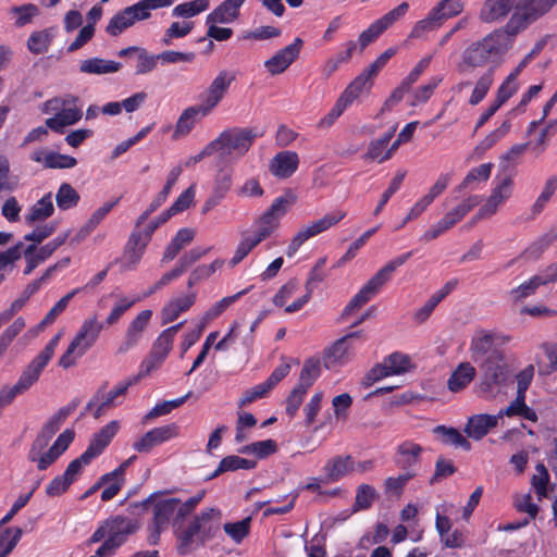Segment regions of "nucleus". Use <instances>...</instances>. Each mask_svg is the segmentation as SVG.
<instances>
[{"label": "nucleus", "instance_id": "obj_51", "mask_svg": "<svg viewBox=\"0 0 557 557\" xmlns=\"http://www.w3.org/2000/svg\"><path fill=\"white\" fill-rule=\"evenodd\" d=\"M438 12L440 10H432L425 18L417 22L410 33V37L419 38L424 33L440 27L442 25V21L438 18Z\"/></svg>", "mask_w": 557, "mask_h": 557}, {"label": "nucleus", "instance_id": "obj_14", "mask_svg": "<svg viewBox=\"0 0 557 557\" xmlns=\"http://www.w3.org/2000/svg\"><path fill=\"white\" fill-rule=\"evenodd\" d=\"M177 435L178 426L175 423L154 428L136 441L133 444V448L138 453H149L153 447L161 445Z\"/></svg>", "mask_w": 557, "mask_h": 557}, {"label": "nucleus", "instance_id": "obj_18", "mask_svg": "<svg viewBox=\"0 0 557 557\" xmlns=\"http://www.w3.org/2000/svg\"><path fill=\"white\" fill-rule=\"evenodd\" d=\"M151 315V310H143L137 314L127 327L125 338L117 349L119 354H124L137 345L141 338L143 332L150 321Z\"/></svg>", "mask_w": 557, "mask_h": 557}, {"label": "nucleus", "instance_id": "obj_6", "mask_svg": "<svg viewBox=\"0 0 557 557\" xmlns=\"http://www.w3.org/2000/svg\"><path fill=\"white\" fill-rule=\"evenodd\" d=\"M412 252L409 251L399 257L388 261L382 269H380L352 297L349 304L345 307L342 318L349 314L354 310L366 305L379 290L391 280L395 270L401 267L410 257Z\"/></svg>", "mask_w": 557, "mask_h": 557}, {"label": "nucleus", "instance_id": "obj_5", "mask_svg": "<svg viewBox=\"0 0 557 557\" xmlns=\"http://www.w3.org/2000/svg\"><path fill=\"white\" fill-rule=\"evenodd\" d=\"M261 135L256 127H231L223 131L212 144L220 159L226 160L233 153L237 157L247 153Z\"/></svg>", "mask_w": 557, "mask_h": 557}, {"label": "nucleus", "instance_id": "obj_32", "mask_svg": "<svg viewBox=\"0 0 557 557\" xmlns=\"http://www.w3.org/2000/svg\"><path fill=\"white\" fill-rule=\"evenodd\" d=\"M173 0H141L131 7H127V14L136 23L137 21H144L150 17V12L159 8H165L172 5Z\"/></svg>", "mask_w": 557, "mask_h": 557}, {"label": "nucleus", "instance_id": "obj_64", "mask_svg": "<svg viewBox=\"0 0 557 557\" xmlns=\"http://www.w3.org/2000/svg\"><path fill=\"white\" fill-rule=\"evenodd\" d=\"M481 202V198L479 196H470L456 208L451 209L446 213V215L454 221L456 224L459 222L469 211H471L474 207H476Z\"/></svg>", "mask_w": 557, "mask_h": 557}, {"label": "nucleus", "instance_id": "obj_59", "mask_svg": "<svg viewBox=\"0 0 557 557\" xmlns=\"http://www.w3.org/2000/svg\"><path fill=\"white\" fill-rule=\"evenodd\" d=\"M51 41V36L47 30L33 33L28 40L27 47L34 54H40L48 50Z\"/></svg>", "mask_w": 557, "mask_h": 557}, {"label": "nucleus", "instance_id": "obj_54", "mask_svg": "<svg viewBox=\"0 0 557 557\" xmlns=\"http://www.w3.org/2000/svg\"><path fill=\"white\" fill-rule=\"evenodd\" d=\"M251 518L247 517L240 521L233 523H225L223 525L224 532L236 543H240L250 531Z\"/></svg>", "mask_w": 557, "mask_h": 557}, {"label": "nucleus", "instance_id": "obj_46", "mask_svg": "<svg viewBox=\"0 0 557 557\" xmlns=\"http://www.w3.org/2000/svg\"><path fill=\"white\" fill-rule=\"evenodd\" d=\"M557 190V177L550 176L547 178L544 188L535 202L532 205V216L539 215L545 208L546 203L550 200L554 193Z\"/></svg>", "mask_w": 557, "mask_h": 557}, {"label": "nucleus", "instance_id": "obj_24", "mask_svg": "<svg viewBox=\"0 0 557 557\" xmlns=\"http://www.w3.org/2000/svg\"><path fill=\"white\" fill-rule=\"evenodd\" d=\"M246 0H225L207 15L206 23L226 24L235 21Z\"/></svg>", "mask_w": 557, "mask_h": 557}, {"label": "nucleus", "instance_id": "obj_35", "mask_svg": "<svg viewBox=\"0 0 557 557\" xmlns=\"http://www.w3.org/2000/svg\"><path fill=\"white\" fill-rule=\"evenodd\" d=\"M349 358V347L346 338L337 339L331 347L325 349L323 361L327 369L333 368L335 364H342Z\"/></svg>", "mask_w": 557, "mask_h": 557}, {"label": "nucleus", "instance_id": "obj_27", "mask_svg": "<svg viewBox=\"0 0 557 557\" xmlns=\"http://www.w3.org/2000/svg\"><path fill=\"white\" fill-rule=\"evenodd\" d=\"M30 159L38 163H44L48 169H71L77 164L74 157L61 154L58 152H46L36 150L30 154Z\"/></svg>", "mask_w": 557, "mask_h": 557}, {"label": "nucleus", "instance_id": "obj_3", "mask_svg": "<svg viewBox=\"0 0 557 557\" xmlns=\"http://www.w3.org/2000/svg\"><path fill=\"white\" fill-rule=\"evenodd\" d=\"M139 528L137 521L115 516L103 521L88 540L89 544H102L90 557H110L125 543L127 536Z\"/></svg>", "mask_w": 557, "mask_h": 557}, {"label": "nucleus", "instance_id": "obj_15", "mask_svg": "<svg viewBox=\"0 0 557 557\" xmlns=\"http://www.w3.org/2000/svg\"><path fill=\"white\" fill-rule=\"evenodd\" d=\"M512 178L506 176L502 182L493 189L487 201L480 208L476 214L473 216L472 223L479 220L486 219L496 213L498 207L507 200L511 195Z\"/></svg>", "mask_w": 557, "mask_h": 557}, {"label": "nucleus", "instance_id": "obj_38", "mask_svg": "<svg viewBox=\"0 0 557 557\" xmlns=\"http://www.w3.org/2000/svg\"><path fill=\"white\" fill-rule=\"evenodd\" d=\"M256 465V461L242 458L239 456H226L220 461L216 470L208 479L216 478L218 475L226 471H235L238 469H253Z\"/></svg>", "mask_w": 557, "mask_h": 557}, {"label": "nucleus", "instance_id": "obj_9", "mask_svg": "<svg viewBox=\"0 0 557 557\" xmlns=\"http://www.w3.org/2000/svg\"><path fill=\"white\" fill-rule=\"evenodd\" d=\"M61 336V332L55 334L44 350H41L22 371L17 382L14 384L22 394L27 392L39 380L41 372L51 360Z\"/></svg>", "mask_w": 557, "mask_h": 557}, {"label": "nucleus", "instance_id": "obj_50", "mask_svg": "<svg viewBox=\"0 0 557 557\" xmlns=\"http://www.w3.org/2000/svg\"><path fill=\"white\" fill-rule=\"evenodd\" d=\"M209 8V0H193L177 4L173 9V15L177 17H193Z\"/></svg>", "mask_w": 557, "mask_h": 557}, {"label": "nucleus", "instance_id": "obj_58", "mask_svg": "<svg viewBox=\"0 0 557 557\" xmlns=\"http://www.w3.org/2000/svg\"><path fill=\"white\" fill-rule=\"evenodd\" d=\"M81 288L73 289L72 292L67 293L65 296H63L46 314V317L42 319V321L39 324V327H44L45 325L52 324L57 317L62 313L65 308L67 307L70 300L78 294Z\"/></svg>", "mask_w": 557, "mask_h": 557}, {"label": "nucleus", "instance_id": "obj_60", "mask_svg": "<svg viewBox=\"0 0 557 557\" xmlns=\"http://www.w3.org/2000/svg\"><path fill=\"white\" fill-rule=\"evenodd\" d=\"M492 168V163H483L472 169L458 186V190L466 189L473 182L487 181L488 177L491 176Z\"/></svg>", "mask_w": 557, "mask_h": 557}, {"label": "nucleus", "instance_id": "obj_10", "mask_svg": "<svg viewBox=\"0 0 557 557\" xmlns=\"http://www.w3.org/2000/svg\"><path fill=\"white\" fill-rule=\"evenodd\" d=\"M346 216V212L337 210L331 213H326L321 219L311 222L310 224L300 228L293 237L289 246L287 247L286 255L293 257L297 250L311 237H314L332 226H335L339 221Z\"/></svg>", "mask_w": 557, "mask_h": 557}, {"label": "nucleus", "instance_id": "obj_22", "mask_svg": "<svg viewBox=\"0 0 557 557\" xmlns=\"http://www.w3.org/2000/svg\"><path fill=\"white\" fill-rule=\"evenodd\" d=\"M497 423L498 417L496 414H474L469 418L463 431L469 437L479 441L483 438L491 429L495 428Z\"/></svg>", "mask_w": 557, "mask_h": 557}, {"label": "nucleus", "instance_id": "obj_19", "mask_svg": "<svg viewBox=\"0 0 557 557\" xmlns=\"http://www.w3.org/2000/svg\"><path fill=\"white\" fill-rule=\"evenodd\" d=\"M299 158L294 151H281L270 163V172L278 178L290 177L298 169Z\"/></svg>", "mask_w": 557, "mask_h": 557}, {"label": "nucleus", "instance_id": "obj_34", "mask_svg": "<svg viewBox=\"0 0 557 557\" xmlns=\"http://www.w3.org/2000/svg\"><path fill=\"white\" fill-rule=\"evenodd\" d=\"M122 64L112 60H104L100 58H91L84 60L81 65L79 70L83 73L87 74H109V73H115L121 69Z\"/></svg>", "mask_w": 557, "mask_h": 557}, {"label": "nucleus", "instance_id": "obj_61", "mask_svg": "<svg viewBox=\"0 0 557 557\" xmlns=\"http://www.w3.org/2000/svg\"><path fill=\"white\" fill-rule=\"evenodd\" d=\"M278 219L272 215V212L267 210L257 221L258 231L255 233L260 239L264 240L273 233L278 225Z\"/></svg>", "mask_w": 557, "mask_h": 557}, {"label": "nucleus", "instance_id": "obj_41", "mask_svg": "<svg viewBox=\"0 0 557 557\" xmlns=\"http://www.w3.org/2000/svg\"><path fill=\"white\" fill-rule=\"evenodd\" d=\"M199 113H201L199 107H189L184 110L176 123L173 138L187 135L193 129Z\"/></svg>", "mask_w": 557, "mask_h": 557}, {"label": "nucleus", "instance_id": "obj_25", "mask_svg": "<svg viewBox=\"0 0 557 557\" xmlns=\"http://www.w3.org/2000/svg\"><path fill=\"white\" fill-rule=\"evenodd\" d=\"M502 339L503 343L508 342V336H499L496 333L487 332L484 330L478 331L473 336L470 345V350L474 358L490 355L494 349L493 346L496 341Z\"/></svg>", "mask_w": 557, "mask_h": 557}, {"label": "nucleus", "instance_id": "obj_30", "mask_svg": "<svg viewBox=\"0 0 557 557\" xmlns=\"http://www.w3.org/2000/svg\"><path fill=\"white\" fill-rule=\"evenodd\" d=\"M195 294L172 299L161 311L162 325L176 320L182 312L187 311L195 302Z\"/></svg>", "mask_w": 557, "mask_h": 557}, {"label": "nucleus", "instance_id": "obj_37", "mask_svg": "<svg viewBox=\"0 0 557 557\" xmlns=\"http://www.w3.org/2000/svg\"><path fill=\"white\" fill-rule=\"evenodd\" d=\"M45 447H37L36 443H32V446L28 450L27 458L32 462L37 463V468L42 471L46 470L49 466L54 463L57 459L61 456V454L53 448L52 446L46 451L41 453Z\"/></svg>", "mask_w": 557, "mask_h": 557}, {"label": "nucleus", "instance_id": "obj_33", "mask_svg": "<svg viewBox=\"0 0 557 557\" xmlns=\"http://www.w3.org/2000/svg\"><path fill=\"white\" fill-rule=\"evenodd\" d=\"M67 237L69 232L55 237L45 246L40 247L35 257L29 260L28 264H26L24 274H30L41 262L47 260L60 246H62L66 242Z\"/></svg>", "mask_w": 557, "mask_h": 557}, {"label": "nucleus", "instance_id": "obj_56", "mask_svg": "<svg viewBox=\"0 0 557 557\" xmlns=\"http://www.w3.org/2000/svg\"><path fill=\"white\" fill-rule=\"evenodd\" d=\"M246 289L238 292L237 294L233 296H227L222 298L220 301H218L215 305H213L211 308H209L202 319L206 322H210L211 320L218 318L220 314H222L231 305H233L240 296L246 294Z\"/></svg>", "mask_w": 557, "mask_h": 557}, {"label": "nucleus", "instance_id": "obj_2", "mask_svg": "<svg viewBox=\"0 0 557 557\" xmlns=\"http://www.w3.org/2000/svg\"><path fill=\"white\" fill-rule=\"evenodd\" d=\"M513 35L509 32L507 24L487 34L483 38L471 42L462 52V62L470 67L498 65L505 53L512 46Z\"/></svg>", "mask_w": 557, "mask_h": 557}, {"label": "nucleus", "instance_id": "obj_7", "mask_svg": "<svg viewBox=\"0 0 557 557\" xmlns=\"http://www.w3.org/2000/svg\"><path fill=\"white\" fill-rule=\"evenodd\" d=\"M103 324L96 317L83 322L79 331L59 360V366L69 369L75 364L76 358L82 357L97 342Z\"/></svg>", "mask_w": 557, "mask_h": 557}, {"label": "nucleus", "instance_id": "obj_45", "mask_svg": "<svg viewBox=\"0 0 557 557\" xmlns=\"http://www.w3.org/2000/svg\"><path fill=\"white\" fill-rule=\"evenodd\" d=\"M371 78L363 72L359 74L339 96L348 106H350L363 91Z\"/></svg>", "mask_w": 557, "mask_h": 557}, {"label": "nucleus", "instance_id": "obj_44", "mask_svg": "<svg viewBox=\"0 0 557 557\" xmlns=\"http://www.w3.org/2000/svg\"><path fill=\"white\" fill-rule=\"evenodd\" d=\"M79 194L69 183H62L55 195V202L61 210H69L79 201Z\"/></svg>", "mask_w": 557, "mask_h": 557}, {"label": "nucleus", "instance_id": "obj_11", "mask_svg": "<svg viewBox=\"0 0 557 557\" xmlns=\"http://www.w3.org/2000/svg\"><path fill=\"white\" fill-rule=\"evenodd\" d=\"M236 75L223 70L211 82L209 87L200 95V108L203 116L208 115L224 98Z\"/></svg>", "mask_w": 557, "mask_h": 557}, {"label": "nucleus", "instance_id": "obj_1", "mask_svg": "<svg viewBox=\"0 0 557 557\" xmlns=\"http://www.w3.org/2000/svg\"><path fill=\"white\" fill-rule=\"evenodd\" d=\"M221 519L220 509L213 507L201 510L187 523L182 519L174 532L177 553L182 556L188 555L213 540L220 532Z\"/></svg>", "mask_w": 557, "mask_h": 557}, {"label": "nucleus", "instance_id": "obj_47", "mask_svg": "<svg viewBox=\"0 0 557 557\" xmlns=\"http://www.w3.org/2000/svg\"><path fill=\"white\" fill-rule=\"evenodd\" d=\"M135 22L131 17V14H127L126 8L120 12H117L113 17L110 20L109 24L106 27V32L110 36H119L122 34L125 29L133 26Z\"/></svg>", "mask_w": 557, "mask_h": 557}, {"label": "nucleus", "instance_id": "obj_62", "mask_svg": "<svg viewBox=\"0 0 557 557\" xmlns=\"http://www.w3.org/2000/svg\"><path fill=\"white\" fill-rule=\"evenodd\" d=\"M325 263H326L325 257L319 258L317 260L314 267L311 269V271L308 275V278L306 281V284H305L306 290L309 292L310 294H312L315 286L319 283L323 282L324 278L326 277V273L323 271Z\"/></svg>", "mask_w": 557, "mask_h": 557}, {"label": "nucleus", "instance_id": "obj_43", "mask_svg": "<svg viewBox=\"0 0 557 557\" xmlns=\"http://www.w3.org/2000/svg\"><path fill=\"white\" fill-rule=\"evenodd\" d=\"M557 239L547 231L532 244H530L521 253V257L527 259H539L541 255Z\"/></svg>", "mask_w": 557, "mask_h": 557}, {"label": "nucleus", "instance_id": "obj_42", "mask_svg": "<svg viewBox=\"0 0 557 557\" xmlns=\"http://www.w3.org/2000/svg\"><path fill=\"white\" fill-rule=\"evenodd\" d=\"M494 81V70L493 67H488V70L478 79L473 91L470 96L469 103L472 106H476L480 103L487 91L490 90Z\"/></svg>", "mask_w": 557, "mask_h": 557}, {"label": "nucleus", "instance_id": "obj_20", "mask_svg": "<svg viewBox=\"0 0 557 557\" xmlns=\"http://www.w3.org/2000/svg\"><path fill=\"white\" fill-rule=\"evenodd\" d=\"M422 451L423 448L419 444L405 441L397 446L394 462L405 472L412 471L411 469L420 462Z\"/></svg>", "mask_w": 557, "mask_h": 557}, {"label": "nucleus", "instance_id": "obj_29", "mask_svg": "<svg viewBox=\"0 0 557 557\" xmlns=\"http://www.w3.org/2000/svg\"><path fill=\"white\" fill-rule=\"evenodd\" d=\"M476 370L470 362H461L453 371L447 381V387L453 393L465 389L475 377Z\"/></svg>", "mask_w": 557, "mask_h": 557}, {"label": "nucleus", "instance_id": "obj_63", "mask_svg": "<svg viewBox=\"0 0 557 557\" xmlns=\"http://www.w3.org/2000/svg\"><path fill=\"white\" fill-rule=\"evenodd\" d=\"M262 239L257 235L245 237L236 248V251L231 259V264L236 265L239 263L256 246H258Z\"/></svg>", "mask_w": 557, "mask_h": 557}, {"label": "nucleus", "instance_id": "obj_48", "mask_svg": "<svg viewBox=\"0 0 557 557\" xmlns=\"http://www.w3.org/2000/svg\"><path fill=\"white\" fill-rule=\"evenodd\" d=\"M377 498L375 488L369 484H361L357 488L354 511L369 509L372 503Z\"/></svg>", "mask_w": 557, "mask_h": 557}, {"label": "nucleus", "instance_id": "obj_28", "mask_svg": "<svg viewBox=\"0 0 557 557\" xmlns=\"http://www.w3.org/2000/svg\"><path fill=\"white\" fill-rule=\"evenodd\" d=\"M119 428L120 424L117 421H111L110 423H108L92 436L85 451L92 458L99 456L103 451V449L110 444L111 440L115 436V434L119 431Z\"/></svg>", "mask_w": 557, "mask_h": 557}, {"label": "nucleus", "instance_id": "obj_49", "mask_svg": "<svg viewBox=\"0 0 557 557\" xmlns=\"http://www.w3.org/2000/svg\"><path fill=\"white\" fill-rule=\"evenodd\" d=\"M277 449V444L273 440H265L260 442H255L249 445H246L238 449L240 454H255L258 458H265L272 454H274Z\"/></svg>", "mask_w": 557, "mask_h": 557}, {"label": "nucleus", "instance_id": "obj_52", "mask_svg": "<svg viewBox=\"0 0 557 557\" xmlns=\"http://www.w3.org/2000/svg\"><path fill=\"white\" fill-rule=\"evenodd\" d=\"M22 536L20 528H7L0 532V557H7L18 543Z\"/></svg>", "mask_w": 557, "mask_h": 557}, {"label": "nucleus", "instance_id": "obj_40", "mask_svg": "<svg viewBox=\"0 0 557 557\" xmlns=\"http://www.w3.org/2000/svg\"><path fill=\"white\" fill-rule=\"evenodd\" d=\"M321 372L320 359L318 358H309L305 361L304 367L299 374V382L297 386H300L305 389H309L314 381L319 377Z\"/></svg>", "mask_w": 557, "mask_h": 557}, {"label": "nucleus", "instance_id": "obj_4", "mask_svg": "<svg viewBox=\"0 0 557 557\" xmlns=\"http://www.w3.org/2000/svg\"><path fill=\"white\" fill-rule=\"evenodd\" d=\"M481 377L479 393L485 398H493L503 392L511 377L509 364L503 350H493L480 366Z\"/></svg>", "mask_w": 557, "mask_h": 557}, {"label": "nucleus", "instance_id": "obj_57", "mask_svg": "<svg viewBox=\"0 0 557 557\" xmlns=\"http://www.w3.org/2000/svg\"><path fill=\"white\" fill-rule=\"evenodd\" d=\"M391 375L407 372L411 368L410 358L400 352H393L384 359Z\"/></svg>", "mask_w": 557, "mask_h": 557}, {"label": "nucleus", "instance_id": "obj_21", "mask_svg": "<svg viewBox=\"0 0 557 557\" xmlns=\"http://www.w3.org/2000/svg\"><path fill=\"white\" fill-rule=\"evenodd\" d=\"M515 0H485L479 13L483 23H494L505 18L512 10Z\"/></svg>", "mask_w": 557, "mask_h": 557}, {"label": "nucleus", "instance_id": "obj_31", "mask_svg": "<svg viewBox=\"0 0 557 557\" xmlns=\"http://www.w3.org/2000/svg\"><path fill=\"white\" fill-rule=\"evenodd\" d=\"M194 237L195 231L193 228H181L171 240V243L166 246L161 261H172L185 246L193 242Z\"/></svg>", "mask_w": 557, "mask_h": 557}, {"label": "nucleus", "instance_id": "obj_16", "mask_svg": "<svg viewBox=\"0 0 557 557\" xmlns=\"http://www.w3.org/2000/svg\"><path fill=\"white\" fill-rule=\"evenodd\" d=\"M173 347V338L162 332L152 345L149 356L141 362V374L148 375L158 368L166 358Z\"/></svg>", "mask_w": 557, "mask_h": 557}, {"label": "nucleus", "instance_id": "obj_36", "mask_svg": "<svg viewBox=\"0 0 557 557\" xmlns=\"http://www.w3.org/2000/svg\"><path fill=\"white\" fill-rule=\"evenodd\" d=\"M53 212L54 206L52 202L51 193H48L30 207L28 214L25 215V221L28 224H34L35 222L44 221L50 218Z\"/></svg>", "mask_w": 557, "mask_h": 557}, {"label": "nucleus", "instance_id": "obj_53", "mask_svg": "<svg viewBox=\"0 0 557 557\" xmlns=\"http://www.w3.org/2000/svg\"><path fill=\"white\" fill-rule=\"evenodd\" d=\"M195 196L194 187H188L185 191H183L178 198L174 201V203L162 213V220L168 221L171 216L186 210Z\"/></svg>", "mask_w": 557, "mask_h": 557}, {"label": "nucleus", "instance_id": "obj_55", "mask_svg": "<svg viewBox=\"0 0 557 557\" xmlns=\"http://www.w3.org/2000/svg\"><path fill=\"white\" fill-rule=\"evenodd\" d=\"M546 281L543 275H534L528 282L520 284L518 287L511 290V294L515 296L517 300H521L525 297H529L535 293V290L542 286L546 285Z\"/></svg>", "mask_w": 557, "mask_h": 557}, {"label": "nucleus", "instance_id": "obj_17", "mask_svg": "<svg viewBox=\"0 0 557 557\" xmlns=\"http://www.w3.org/2000/svg\"><path fill=\"white\" fill-rule=\"evenodd\" d=\"M178 498H166L157 502L153 506L152 522L158 528H168L173 519V529L176 531L183 518H178Z\"/></svg>", "mask_w": 557, "mask_h": 557}, {"label": "nucleus", "instance_id": "obj_39", "mask_svg": "<svg viewBox=\"0 0 557 557\" xmlns=\"http://www.w3.org/2000/svg\"><path fill=\"white\" fill-rule=\"evenodd\" d=\"M433 431L442 436V442L446 445L460 447L466 451L471 449L470 442L457 429L438 425Z\"/></svg>", "mask_w": 557, "mask_h": 557}, {"label": "nucleus", "instance_id": "obj_26", "mask_svg": "<svg viewBox=\"0 0 557 557\" xmlns=\"http://www.w3.org/2000/svg\"><path fill=\"white\" fill-rule=\"evenodd\" d=\"M83 112L79 108H63L52 117L46 120V126L52 132L63 134L66 126H71L82 119Z\"/></svg>", "mask_w": 557, "mask_h": 557}, {"label": "nucleus", "instance_id": "obj_12", "mask_svg": "<svg viewBox=\"0 0 557 557\" xmlns=\"http://www.w3.org/2000/svg\"><path fill=\"white\" fill-rule=\"evenodd\" d=\"M81 401L78 398L72 399L66 406L60 408L42 426L39 434L33 443L37 447H46L52 436L60 430L66 418L76 410Z\"/></svg>", "mask_w": 557, "mask_h": 557}, {"label": "nucleus", "instance_id": "obj_13", "mask_svg": "<svg viewBox=\"0 0 557 557\" xmlns=\"http://www.w3.org/2000/svg\"><path fill=\"white\" fill-rule=\"evenodd\" d=\"M304 40L296 38L293 44L277 51L264 62V67L271 75H280L299 57Z\"/></svg>", "mask_w": 557, "mask_h": 557}, {"label": "nucleus", "instance_id": "obj_8", "mask_svg": "<svg viewBox=\"0 0 557 557\" xmlns=\"http://www.w3.org/2000/svg\"><path fill=\"white\" fill-rule=\"evenodd\" d=\"M556 2L557 0H520L507 22L509 32L513 35L519 34L529 24L547 13Z\"/></svg>", "mask_w": 557, "mask_h": 557}, {"label": "nucleus", "instance_id": "obj_23", "mask_svg": "<svg viewBox=\"0 0 557 557\" xmlns=\"http://www.w3.org/2000/svg\"><path fill=\"white\" fill-rule=\"evenodd\" d=\"M327 482H337L355 470V460L350 455L335 456L323 468Z\"/></svg>", "mask_w": 557, "mask_h": 557}]
</instances>
